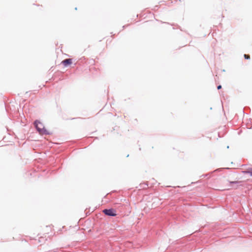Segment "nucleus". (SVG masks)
Segmentation results:
<instances>
[{
  "label": "nucleus",
  "mask_w": 252,
  "mask_h": 252,
  "mask_svg": "<svg viewBox=\"0 0 252 252\" xmlns=\"http://www.w3.org/2000/svg\"><path fill=\"white\" fill-rule=\"evenodd\" d=\"M217 88H218V89H219H219H221V85H219V86H218V87H217Z\"/></svg>",
  "instance_id": "nucleus-7"
},
{
  "label": "nucleus",
  "mask_w": 252,
  "mask_h": 252,
  "mask_svg": "<svg viewBox=\"0 0 252 252\" xmlns=\"http://www.w3.org/2000/svg\"><path fill=\"white\" fill-rule=\"evenodd\" d=\"M103 212L107 216L114 217L116 215L115 211L112 209H104Z\"/></svg>",
  "instance_id": "nucleus-2"
},
{
  "label": "nucleus",
  "mask_w": 252,
  "mask_h": 252,
  "mask_svg": "<svg viewBox=\"0 0 252 252\" xmlns=\"http://www.w3.org/2000/svg\"><path fill=\"white\" fill-rule=\"evenodd\" d=\"M62 63L64 66H67L72 63V60L71 59H65L62 62Z\"/></svg>",
  "instance_id": "nucleus-3"
},
{
  "label": "nucleus",
  "mask_w": 252,
  "mask_h": 252,
  "mask_svg": "<svg viewBox=\"0 0 252 252\" xmlns=\"http://www.w3.org/2000/svg\"><path fill=\"white\" fill-rule=\"evenodd\" d=\"M243 173L244 174H249L251 176H252V168L249 167L247 168L246 170L243 171Z\"/></svg>",
  "instance_id": "nucleus-4"
},
{
  "label": "nucleus",
  "mask_w": 252,
  "mask_h": 252,
  "mask_svg": "<svg viewBox=\"0 0 252 252\" xmlns=\"http://www.w3.org/2000/svg\"><path fill=\"white\" fill-rule=\"evenodd\" d=\"M43 239V238L42 237H41L39 238V241L41 242Z\"/></svg>",
  "instance_id": "nucleus-8"
},
{
  "label": "nucleus",
  "mask_w": 252,
  "mask_h": 252,
  "mask_svg": "<svg viewBox=\"0 0 252 252\" xmlns=\"http://www.w3.org/2000/svg\"><path fill=\"white\" fill-rule=\"evenodd\" d=\"M34 125L38 131V132L42 135H48L50 133L45 128L43 125L40 123L39 121L36 120Z\"/></svg>",
  "instance_id": "nucleus-1"
},
{
  "label": "nucleus",
  "mask_w": 252,
  "mask_h": 252,
  "mask_svg": "<svg viewBox=\"0 0 252 252\" xmlns=\"http://www.w3.org/2000/svg\"><path fill=\"white\" fill-rule=\"evenodd\" d=\"M241 182L240 181H234V182H230V183L231 184H235V185H238L240 184Z\"/></svg>",
  "instance_id": "nucleus-5"
},
{
  "label": "nucleus",
  "mask_w": 252,
  "mask_h": 252,
  "mask_svg": "<svg viewBox=\"0 0 252 252\" xmlns=\"http://www.w3.org/2000/svg\"><path fill=\"white\" fill-rule=\"evenodd\" d=\"M244 57L246 59H249L250 58V56L249 55H246V54L244 55Z\"/></svg>",
  "instance_id": "nucleus-6"
}]
</instances>
